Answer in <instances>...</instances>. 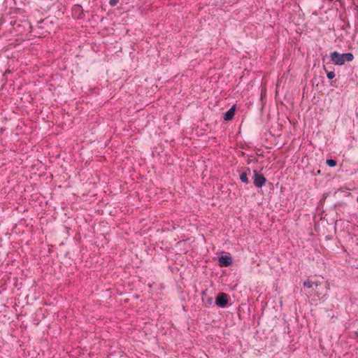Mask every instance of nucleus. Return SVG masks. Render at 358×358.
I'll list each match as a JSON object with an SVG mask.
<instances>
[{"mask_svg": "<svg viewBox=\"0 0 358 358\" xmlns=\"http://www.w3.org/2000/svg\"><path fill=\"white\" fill-rule=\"evenodd\" d=\"M119 1L120 0H110L109 1V4H110V6L114 7V6H115L117 4Z\"/></svg>", "mask_w": 358, "mask_h": 358, "instance_id": "12", "label": "nucleus"}, {"mask_svg": "<svg viewBox=\"0 0 358 358\" xmlns=\"http://www.w3.org/2000/svg\"><path fill=\"white\" fill-rule=\"evenodd\" d=\"M293 6H294V8H295V7H299V5H297L296 3H295Z\"/></svg>", "mask_w": 358, "mask_h": 358, "instance_id": "17", "label": "nucleus"}, {"mask_svg": "<svg viewBox=\"0 0 358 358\" xmlns=\"http://www.w3.org/2000/svg\"><path fill=\"white\" fill-rule=\"evenodd\" d=\"M318 283L317 282H313L311 280H306L303 282V286L306 288H312L313 290H316V288L318 287Z\"/></svg>", "mask_w": 358, "mask_h": 358, "instance_id": "6", "label": "nucleus"}, {"mask_svg": "<svg viewBox=\"0 0 358 358\" xmlns=\"http://www.w3.org/2000/svg\"><path fill=\"white\" fill-rule=\"evenodd\" d=\"M357 203H358V196H357Z\"/></svg>", "mask_w": 358, "mask_h": 358, "instance_id": "18", "label": "nucleus"}, {"mask_svg": "<svg viewBox=\"0 0 358 358\" xmlns=\"http://www.w3.org/2000/svg\"><path fill=\"white\" fill-rule=\"evenodd\" d=\"M324 69L327 72V76L329 80H332L335 77V73L334 71H327L326 67L324 66Z\"/></svg>", "mask_w": 358, "mask_h": 358, "instance_id": "11", "label": "nucleus"}, {"mask_svg": "<svg viewBox=\"0 0 358 358\" xmlns=\"http://www.w3.org/2000/svg\"><path fill=\"white\" fill-rule=\"evenodd\" d=\"M326 164L330 167H334L337 164V161L333 159H328L326 161Z\"/></svg>", "mask_w": 358, "mask_h": 358, "instance_id": "9", "label": "nucleus"}, {"mask_svg": "<svg viewBox=\"0 0 358 358\" xmlns=\"http://www.w3.org/2000/svg\"><path fill=\"white\" fill-rule=\"evenodd\" d=\"M235 111H236V106H233L229 110H228L226 113L224 114V121H230L231 120L234 115H235Z\"/></svg>", "mask_w": 358, "mask_h": 358, "instance_id": "5", "label": "nucleus"}, {"mask_svg": "<svg viewBox=\"0 0 358 358\" xmlns=\"http://www.w3.org/2000/svg\"><path fill=\"white\" fill-rule=\"evenodd\" d=\"M248 173H250V168H247L246 171L245 172H243L242 173H241L240 175V179L243 182V183H245V184H248L249 183V179L248 178Z\"/></svg>", "mask_w": 358, "mask_h": 358, "instance_id": "7", "label": "nucleus"}, {"mask_svg": "<svg viewBox=\"0 0 358 358\" xmlns=\"http://www.w3.org/2000/svg\"><path fill=\"white\" fill-rule=\"evenodd\" d=\"M285 102H282V103L284 106H287V104H289L290 103H289V99H287V96H285Z\"/></svg>", "mask_w": 358, "mask_h": 358, "instance_id": "13", "label": "nucleus"}, {"mask_svg": "<svg viewBox=\"0 0 358 358\" xmlns=\"http://www.w3.org/2000/svg\"><path fill=\"white\" fill-rule=\"evenodd\" d=\"M206 290L202 292V300L208 306H210L213 303V299H212V297H208L206 299V300H205L204 296L206 295Z\"/></svg>", "mask_w": 358, "mask_h": 358, "instance_id": "8", "label": "nucleus"}, {"mask_svg": "<svg viewBox=\"0 0 358 358\" xmlns=\"http://www.w3.org/2000/svg\"><path fill=\"white\" fill-rule=\"evenodd\" d=\"M347 206V203L344 201H338L334 204L335 208H344Z\"/></svg>", "mask_w": 358, "mask_h": 358, "instance_id": "10", "label": "nucleus"}, {"mask_svg": "<svg viewBox=\"0 0 358 358\" xmlns=\"http://www.w3.org/2000/svg\"><path fill=\"white\" fill-rule=\"evenodd\" d=\"M345 189V188H344V187H341L338 190L341 191V192H344Z\"/></svg>", "mask_w": 358, "mask_h": 358, "instance_id": "16", "label": "nucleus"}, {"mask_svg": "<svg viewBox=\"0 0 358 358\" xmlns=\"http://www.w3.org/2000/svg\"><path fill=\"white\" fill-rule=\"evenodd\" d=\"M329 57L333 64L338 66H342L346 62H350L354 59V55L352 52L341 54L337 51L332 52Z\"/></svg>", "mask_w": 358, "mask_h": 358, "instance_id": "1", "label": "nucleus"}, {"mask_svg": "<svg viewBox=\"0 0 358 358\" xmlns=\"http://www.w3.org/2000/svg\"><path fill=\"white\" fill-rule=\"evenodd\" d=\"M345 196L350 197V196H352V195L350 192H346Z\"/></svg>", "mask_w": 358, "mask_h": 358, "instance_id": "15", "label": "nucleus"}, {"mask_svg": "<svg viewBox=\"0 0 358 358\" xmlns=\"http://www.w3.org/2000/svg\"><path fill=\"white\" fill-rule=\"evenodd\" d=\"M233 260L230 255H222L218 258V265L220 267H228L232 264Z\"/></svg>", "mask_w": 358, "mask_h": 358, "instance_id": "4", "label": "nucleus"}, {"mask_svg": "<svg viewBox=\"0 0 358 358\" xmlns=\"http://www.w3.org/2000/svg\"><path fill=\"white\" fill-rule=\"evenodd\" d=\"M25 25L28 27L29 29L31 27V24L29 22H25Z\"/></svg>", "mask_w": 358, "mask_h": 358, "instance_id": "14", "label": "nucleus"}, {"mask_svg": "<svg viewBox=\"0 0 358 358\" xmlns=\"http://www.w3.org/2000/svg\"><path fill=\"white\" fill-rule=\"evenodd\" d=\"M228 302V295L226 293L220 292L215 298V304L220 308L226 307Z\"/></svg>", "mask_w": 358, "mask_h": 358, "instance_id": "3", "label": "nucleus"}, {"mask_svg": "<svg viewBox=\"0 0 358 358\" xmlns=\"http://www.w3.org/2000/svg\"><path fill=\"white\" fill-rule=\"evenodd\" d=\"M253 173L254 175L252 178L255 186H256L258 188L262 187L266 182V178L264 176L263 174L259 173L256 170H254Z\"/></svg>", "mask_w": 358, "mask_h": 358, "instance_id": "2", "label": "nucleus"}]
</instances>
